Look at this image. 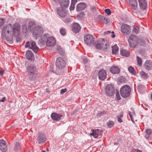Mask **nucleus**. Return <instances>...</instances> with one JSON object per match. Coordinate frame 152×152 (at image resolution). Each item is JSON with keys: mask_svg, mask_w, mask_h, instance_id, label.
I'll return each instance as SVG.
<instances>
[{"mask_svg": "<svg viewBox=\"0 0 152 152\" xmlns=\"http://www.w3.org/2000/svg\"><path fill=\"white\" fill-rule=\"evenodd\" d=\"M20 26L17 23H15L12 26L10 23L7 26H4L2 30V36L4 37L7 40L12 42L13 40V36H16L19 34Z\"/></svg>", "mask_w": 152, "mask_h": 152, "instance_id": "obj_1", "label": "nucleus"}, {"mask_svg": "<svg viewBox=\"0 0 152 152\" xmlns=\"http://www.w3.org/2000/svg\"><path fill=\"white\" fill-rule=\"evenodd\" d=\"M142 41L141 39H139L138 37L134 35H132L129 37L128 42L130 47H135L138 44L141 45L140 42Z\"/></svg>", "mask_w": 152, "mask_h": 152, "instance_id": "obj_2", "label": "nucleus"}, {"mask_svg": "<svg viewBox=\"0 0 152 152\" xmlns=\"http://www.w3.org/2000/svg\"><path fill=\"white\" fill-rule=\"evenodd\" d=\"M121 96L124 98L129 97L131 93V88L127 85H125L122 86L120 90Z\"/></svg>", "mask_w": 152, "mask_h": 152, "instance_id": "obj_3", "label": "nucleus"}, {"mask_svg": "<svg viewBox=\"0 0 152 152\" xmlns=\"http://www.w3.org/2000/svg\"><path fill=\"white\" fill-rule=\"evenodd\" d=\"M109 45L107 41L103 39L101 42L96 43L95 47L98 49H102L105 50L108 48Z\"/></svg>", "mask_w": 152, "mask_h": 152, "instance_id": "obj_4", "label": "nucleus"}, {"mask_svg": "<svg viewBox=\"0 0 152 152\" xmlns=\"http://www.w3.org/2000/svg\"><path fill=\"white\" fill-rule=\"evenodd\" d=\"M114 86L111 84H108L105 87V91L106 94L108 96H112L115 92Z\"/></svg>", "mask_w": 152, "mask_h": 152, "instance_id": "obj_5", "label": "nucleus"}, {"mask_svg": "<svg viewBox=\"0 0 152 152\" xmlns=\"http://www.w3.org/2000/svg\"><path fill=\"white\" fill-rule=\"evenodd\" d=\"M37 140L39 144H43L46 140V135L43 133H38L37 136Z\"/></svg>", "mask_w": 152, "mask_h": 152, "instance_id": "obj_6", "label": "nucleus"}, {"mask_svg": "<svg viewBox=\"0 0 152 152\" xmlns=\"http://www.w3.org/2000/svg\"><path fill=\"white\" fill-rule=\"evenodd\" d=\"M84 41L88 45L91 46L93 45L94 42V38L91 35L87 34L84 37Z\"/></svg>", "mask_w": 152, "mask_h": 152, "instance_id": "obj_7", "label": "nucleus"}, {"mask_svg": "<svg viewBox=\"0 0 152 152\" xmlns=\"http://www.w3.org/2000/svg\"><path fill=\"white\" fill-rule=\"evenodd\" d=\"M25 47L29 48L31 49L35 53H36L39 49V48L36 46L35 42L34 41H32L31 42L28 41L27 42L25 45Z\"/></svg>", "mask_w": 152, "mask_h": 152, "instance_id": "obj_8", "label": "nucleus"}, {"mask_svg": "<svg viewBox=\"0 0 152 152\" xmlns=\"http://www.w3.org/2000/svg\"><path fill=\"white\" fill-rule=\"evenodd\" d=\"M56 65L57 68L61 69L64 67L66 65L64 60L61 57L58 58L56 61Z\"/></svg>", "mask_w": 152, "mask_h": 152, "instance_id": "obj_9", "label": "nucleus"}, {"mask_svg": "<svg viewBox=\"0 0 152 152\" xmlns=\"http://www.w3.org/2000/svg\"><path fill=\"white\" fill-rule=\"evenodd\" d=\"M121 31L125 35H128L131 32V26L125 24H122L121 26Z\"/></svg>", "mask_w": 152, "mask_h": 152, "instance_id": "obj_10", "label": "nucleus"}, {"mask_svg": "<svg viewBox=\"0 0 152 152\" xmlns=\"http://www.w3.org/2000/svg\"><path fill=\"white\" fill-rule=\"evenodd\" d=\"M57 14L60 17L64 18L67 15L66 10L62 7H59L56 9Z\"/></svg>", "mask_w": 152, "mask_h": 152, "instance_id": "obj_11", "label": "nucleus"}, {"mask_svg": "<svg viewBox=\"0 0 152 152\" xmlns=\"http://www.w3.org/2000/svg\"><path fill=\"white\" fill-rule=\"evenodd\" d=\"M43 28L40 26H38L36 27L33 31V35L36 38L38 37L43 33Z\"/></svg>", "mask_w": 152, "mask_h": 152, "instance_id": "obj_12", "label": "nucleus"}, {"mask_svg": "<svg viewBox=\"0 0 152 152\" xmlns=\"http://www.w3.org/2000/svg\"><path fill=\"white\" fill-rule=\"evenodd\" d=\"M129 4L132 9L133 10V12L137 14L139 11L137 10V4L136 0H129Z\"/></svg>", "mask_w": 152, "mask_h": 152, "instance_id": "obj_13", "label": "nucleus"}, {"mask_svg": "<svg viewBox=\"0 0 152 152\" xmlns=\"http://www.w3.org/2000/svg\"><path fill=\"white\" fill-rule=\"evenodd\" d=\"M28 72L32 74H36L37 73V70L36 66L34 65L28 66L26 68Z\"/></svg>", "mask_w": 152, "mask_h": 152, "instance_id": "obj_14", "label": "nucleus"}, {"mask_svg": "<svg viewBox=\"0 0 152 152\" xmlns=\"http://www.w3.org/2000/svg\"><path fill=\"white\" fill-rule=\"evenodd\" d=\"M56 42V40L54 38L52 37H48L47 39L46 45L47 46L50 47L54 46Z\"/></svg>", "mask_w": 152, "mask_h": 152, "instance_id": "obj_15", "label": "nucleus"}, {"mask_svg": "<svg viewBox=\"0 0 152 152\" xmlns=\"http://www.w3.org/2000/svg\"><path fill=\"white\" fill-rule=\"evenodd\" d=\"M143 66L144 68L147 70H152V61L150 60L146 61Z\"/></svg>", "mask_w": 152, "mask_h": 152, "instance_id": "obj_16", "label": "nucleus"}, {"mask_svg": "<svg viewBox=\"0 0 152 152\" xmlns=\"http://www.w3.org/2000/svg\"><path fill=\"white\" fill-rule=\"evenodd\" d=\"M107 74L105 70L103 69L100 70L99 72V78L102 80H104L106 77Z\"/></svg>", "mask_w": 152, "mask_h": 152, "instance_id": "obj_17", "label": "nucleus"}, {"mask_svg": "<svg viewBox=\"0 0 152 152\" xmlns=\"http://www.w3.org/2000/svg\"><path fill=\"white\" fill-rule=\"evenodd\" d=\"M0 149L2 152H6L7 150L6 143L2 139L0 140Z\"/></svg>", "mask_w": 152, "mask_h": 152, "instance_id": "obj_18", "label": "nucleus"}, {"mask_svg": "<svg viewBox=\"0 0 152 152\" xmlns=\"http://www.w3.org/2000/svg\"><path fill=\"white\" fill-rule=\"evenodd\" d=\"M81 29V27L79 24L77 23H74L72 25V30L75 33L79 32Z\"/></svg>", "mask_w": 152, "mask_h": 152, "instance_id": "obj_19", "label": "nucleus"}, {"mask_svg": "<svg viewBox=\"0 0 152 152\" xmlns=\"http://www.w3.org/2000/svg\"><path fill=\"white\" fill-rule=\"evenodd\" d=\"M140 7L143 10H146L147 8V4L145 0H138Z\"/></svg>", "mask_w": 152, "mask_h": 152, "instance_id": "obj_20", "label": "nucleus"}, {"mask_svg": "<svg viewBox=\"0 0 152 152\" xmlns=\"http://www.w3.org/2000/svg\"><path fill=\"white\" fill-rule=\"evenodd\" d=\"M86 5L85 3L81 2L77 4L76 7V10L78 11H80L84 10L86 7Z\"/></svg>", "mask_w": 152, "mask_h": 152, "instance_id": "obj_21", "label": "nucleus"}, {"mask_svg": "<svg viewBox=\"0 0 152 152\" xmlns=\"http://www.w3.org/2000/svg\"><path fill=\"white\" fill-rule=\"evenodd\" d=\"M26 57L28 60L34 61V54L30 50H28L26 53Z\"/></svg>", "mask_w": 152, "mask_h": 152, "instance_id": "obj_22", "label": "nucleus"}, {"mask_svg": "<svg viewBox=\"0 0 152 152\" xmlns=\"http://www.w3.org/2000/svg\"><path fill=\"white\" fill-rule=\"evenodd\" d=\"M51 118L54 121H59L62 116L60 114H58L56 113H52L51 115Z\"/></svg>", "mask_w": 152, "mask_h": 152, "instance_id": "obj_23", "label": "nucleus"}, {"mask_svg": "<svg viewBox=\"0 0 152 152\" xmlns=\"http://www.w3.org/2000/svg\"><path fill=\"white\" fill-rule=\"evenodd\" d=\"M58 3L61 7H67L69 4V0H58Z\"/></svg>", "mask_w": 152, "mask_h": 152, "instance_id": "obj_24", "label": "nucleus"}, {"mask_svg": "<svg viewBox=\"0 0 152 152\" xmlns=\"http://www.w3.org/2000/svg\"><path fill=\"white\" fill-rule=\"evenodd\" d=\"M110 71L113 74H117L120 72V70L118 67L114 66L111 68Z\"/></svg>", "mask_w": 152, "mask_h": 152, "instance_id": "obj_25", "label": "nucleus"}, {"mask_svg": "<svg viewBox=\"0 0 152 152\" xmlns=\"http://www.w3.org/2000/svg\"><path fill=\"white\" fill-rule=\"evenodd\" d=\"M101 131L98 129L95 130H93V131L91 134V135L93 136L94 138H96L98 137H100L101 134Z\"/></svg>", "mask_w": 152, "mask_h": 152, "instance_id": "obj_26", "label": "nucleus"}, {"mask_svg": "<svg viewBox=\"0 0 152 152\" xmlns=\"http://www.w3.org/2000/svg\"><path fill=\"white\" fill-rule=\"evenodd\" d=\"M121 54V55L125 57H128L129 56V51L124 49L123 48L120 49Z\"/></svg>", "mask_w": 152, "mask_h": 152, "instance_id": "obj_27", "label": "nucleus"}, {"mask_svg": "<svg viewBox=\"0 0 152 152\" xmlns=\"http://www.w3.org/2000/svg\"><path fill=\"white\" fill-rule=\"evenodd\" d=\"M100 18L101 21L104 23L107 24L109 22V20L108 18L104 16H101Z\"/></svg>", "mask_w": 152, "mask_h": 152, "instance_id": "obj_28", "label": "nucleus"}, {"mask_svg": "<svg viewBox=\"0 0 152 152\" xmlns=\"http://www.w3.org/2000/svg\"><path fill=\"white\" fill-rule=\"evenodd\" d=\"M77 2V0H72L71 6L70 7V10H73L75 8V4Z\"/></svg>", "mask_w": 152, "mask_h": 152, "instance_id": "obj_29", "label": "nucleus"}, {"mask_svg": "<svg viewBox=\"0 0 152 152\" xmlns=\"http://www.w3.org/2000/svg\"><path fill=\"white\" fill-rule=\"evenodd\" d=\"M140 75L141 77L144 79H147L148 77V74L143 71L140 72Z\"/></svg>", "mask_w": 152, "mask_h": 152, "instance_id": "obj_30", "label": "nucleus"}, {"mask_svg": "<svg viewBox=\"0 0 152 152\" xmlns=\"http://www.w3.org/2000/svg\"><path fill=\"white\" fill-rule=\"evenodd\" d=\"M119 48L117 45H115L112 47V53L113 54H116Z\"/></svg>", "mask_w": 152, "mask_h": 152, "instance_id": "obj_31", "label": "nucleus"}, {"mask_svg": "<svg viewBox=\"0 0 152 152\" xmlns=\"http://www.w3.org/2000/svg\"><path fill=\"white\" fill-rule=\"evenodd\" d=\"M128 70L132 75H136V72L133 67L131 66H129L128 68Z\"/></svg>", "mask_w": 152, "mask_h": 152, "instance_id": "obj_32", "label": "nucleus"}, {"mask_svg": "<svg viewBox=\"0 0 152 152\" xmlns=\"http://www.w3.org/2000/svg\"><path fill=\"white\" fill-rule=\"evenodd\" d=\"M114 31H112V32H111L110 31H105L104 32V35H106L107 34H110V36L113 38H114L115 37V34H114Z\"/></svg>", "mask_w": 152, "mask_h": 152, "instance_id": "obj_33", "label": "nucleus"}, {"mask_svg": "<svg viewBox=\"0 0 152 152\" xmlns=\"http://www.w3.org/2000/svg\"><path fill=\"white\" fill-rule=\"evenodd\" d=\"M20 143L19 142H16L15 145L14 150L15 152H17L20 148Z\"/></svg>", "mask_w": 152, "mask_h": 152, "instance_id": "obj_34", "label": "nucleus"}, {"mask_svg": "<svg viewBox=\"0 0 152 152\" xmlns=\"http://www.w3.org/2000/svg\"><path fill=\"white\" fill-rule=\"evenodd\" d=\"M146 132L148 135H145V137L148 139L149 138V135L151 134L152 131L150 129H146Z\"/></svg>", "mask_w": 152, "mask_h": 152, "instance_id": "obj_35", "label": "nucleus"}, {"mask_svg": "<svg viewBox=\"0 0 152 152\" xmlns=\"http://www.w3.org/2000/svg\"><path fill=\"white\" fill-rule=\"evenodd\" d=\"M34 23L32 21H30L28 24V28L30 30L32 29L34 26Z\"/></svg>", "mask_w": 152, "mask_h": 152, "instance_id": "obj_36", "label": "nucleus"}, {"mask_svg": "<svg viewBox=\"0 0 152 152\" xmlns=\"http://www.w3.org/2000/svg\"><path fill=\"white\" fill-rule=\"evenodd\" d=\"M137 64L138 65H140V66H141L142 65V60L138 56H137Z\"/></svg>", "mask_w": 152, "mask_h": 152, "instance_id": "obj_37", "label": "nucleus"}, {"mask_svg": "<svg viewBox=\"0 0 152 152\" xmlns=\"http://www.w3.org/2000/svg\"><path fill=\"white\" fill-rule=\"evenodd\" d=\"M107 124L108 127L110 128L113 126L114 123L113 122L110 121L107 122Z\"/></svg>", "mask_w": 152, "mask_h": 152, "instance_id": "obj_38", "label": "nucleus"}, {"mask_svg": "<svg viewBox=\"0 0 152 152\" xmlns=\"http://www.w3.org/2000/svg\"><path fill=\"white\" fill-rule=\"evenodd\" d=\"M60 33L62 35H64L66 34L65 29L64 28H61L60 30Z\"/></svg>", "mask_w": 152, "mask_h": 152, "instance_id": "obj_39", "label": "nucleus"}, {"mask_svg": "<svg viewBox=\"0 0 152 152\" xmlns=\"http://www.w3.org/2000/svg\"><path fill=\"white\" fill-rule=\"evenodd\" d=\"M132 31L133 32L135 33L136 34L138 33L139 32V28L138 27H133L132 29Z\"/></svg>", "mask_w": 152, "mask_h": 152, "instance_id": "obj_40", "label": "nucleus"}, {"mask_svg": "<svg viewBox=\"0 0 152 152\" xmlns=\"http://www.w3.org/2000/svg\"><path fill=\"white\" fill-rule=\"evenodd\" d=\"M104 11L108 15H110L111 14V11L109 9H107L105 10Z\"/></svg>", "mask_w": 152, "mask_h": 152, "instance_id": "obj_41", "label": "nucleus"}, {"mask_svg": "<svg viewBox=\"0 0 152 152\" xmlns=\"http://www.w3.org/2000/svg\"><path fill=\"white\" fill-rule=\"evenodd\" d=\"M116 98L118 100L120 99L121 97L118 91H117L115 93Z\"/></svg>", "mask_w": 152, "mask_h": 152, "instance_id": "obj_42", "label": "nucleus"}, {"mask_svg": "<svg viewBox=\"0 0 152 152\" xmlns=\"http://www.w3.org/2000/svg\"><path fill=\"white\" fill-rule=\"evenodd\" d=\"M5 22V20L3 18H0V26L3 25Z\"/></svg>", "mask_w": 152, "mask_h": 152, "instance_id": "obj_43", "label": "nucleus"}, {"mask_svg": "<svg viewBox=\"0 0 152 152\" xmlns=\"http://www.w3.org/2000/svg\"><path fill=\"white\" fill-rule=\"evenodd\" d=\"M67 89L66 88L62 89L61 90L60 93L61 94H63L66 91Z\"/></svg>", "mask_w": 152, "mask_h": 152, "instance_id": "obj_44", "label": "nucleus"}, {"mask_svg": "<svg viewBox=\"0 0 152 152\" xmlns=\"http://www.w3.org/2000/svg\"><path fill=\"white\" fill-rule=\"evenodd\" d=\"M96 8L95 6H92L91 7V10L92 11H95L96 10Z\"/></svg>", "mask_w": 152, "mask_h": 152, "instance_id": "obj_45", "label": "nucleus"}, {"mask_svg": "<svg viewBox=\"0 0 152 152\" xmlns=\"http://www.w3.org/2000/svg\"><path fill=\"white\" fill-rule=\"evenodd\" d=\"M83 61L84 64H86L88 61L87 59L86 58H83Z\"/></svg>", "mask_w": 152, "mask_h": 152, "instance_id": "obj_46", "label": "nucleus"}, {"mask_svg": "<svg viewBox=\"0 0 152 152\" xmlns=\"http://www.w3.org/2000/svg\"><path fill=\"white\" fill-rule=\"evenodd\" d=\"M6 99V97H3L2 99L0 100V102H5V101Z\"/></svg>", "mask_w": 152, "mask_h": 152, "instance_id": "obj_47", "label": "nucleus"}, {"mask_svg": "<svg viewBox=\"0 0 152 152\" xmlns=\"http://www.w3.org/2000/svg\"><path fill=\"white\" fill-rule=\"evenodd\" d=\"M123 117V114L122 113L120 114L119 115L117 116V118H121Z\"/></svg>", "mask_w": 152, "mask_h": 152, "instance_id": "obj_48", "label": "nucleus"}, {"mask_svg": "<svg viewBox=\"0 0 152 152\" xmlns=\"http://www.w3.org/2000/svg\"><path fill=\"white\" fill-rule=\"evenodd\" d=\"M33 79V77L32 76H31L30 75L29 76L28 80H32Z\"/></svg>", "mask_w": 152, "mask_h": 152, "instance_id": "obj_49", "label": "nucleus"}, {"mask_svg": "<svg viewBox=\"0 0 152 152\" xmlns=\"http://www.w3.org/2000/svg\"><path fill=\"white\" fill-rule=\"evenodd\" d=\"M118 121L119 122H122V120L120 118H117Z\"/></svg>", "mask_w": 152, "mask_h": 152, "instance_id": "obj_50", "label": "nucleus"}, {"mask_svg": "<svg viewBox=\"0 0 152 152\" xmlns=\"http://www.w3.org/2000/svg\"><path fill=\"white\" fill-rule=\"evenodd\" d=\"M4 71L3 70H1L0 72V74L1 75H3L4 73Z\"/></svg>", "mask_w": 152, "mask_h": 152, "instance_id": "obj_51", "label": "nucleus"}, {"mask_svg": "<svg viewBox=\"0 0 152 152\" xmlns=\"http://www.w3.org/2000/svg\"><path fill=\"white\" fill-rule=\"evenodd\" d=\"M129 114L130 115V118H131V119H132V114H131V112H129Z\"/></svg>", "mask_w": 152, "mask_h": 152, "instance_id": "obj_52", "label": "nucleus"}, {"mask_svg": "<svg viewBox=\"0 0 152 152\" xmlns=\"http://www.w3.org/2000/svg\"><path fill=\"white\" fill-rule=\"evenodd\" d=\"M135 152H142V151H140V150H137L135 151Z\"/></svg>", "mask_w": 152, "mask_h": 152, "instance_id": "obj_53", "label": "nucleus"}, {"mask_svg": "<svg viewBox=\"0 0 152 152\" xmlns=\"http://www.w3.org/2000/svg\"><path fill=\"white\" fill-rule=\"evenodd\" d=\"M53 0L56 3L58 2V0Z\"/></svg>", "mask_w": 152, "mask_h": 152, "instance_id": "obj_54", "label": "nucleus"}, {"mask_svg": "<svg viewBox=\"0 0 152 152\" xmlns=\"http://www.w3.org/2000/svg\"><path fill=\"white\" fill-rule=\"evenodd\" d=\"M42 152H46V151H45L43 150L42 151Z\"/></svg>", "mask_w": 152, "mask_h": 152, "instance_id": "obj_55", "label": "nucleus"}, {"mask_svg": "<svg viewBox=\"0 0 152 152\" xmlns=\"http://www.w3.org/2000/svg\"><path fill=\"white\" fill-rule=\"evenodd\" d=\"M151 99L152 100V94H151Z\"/></svg>", "mask_w": 152, "mask_h": 152, "instance_id": "obj_56", "label": "nucleus"}, {"mask_svg": "<svg viewBox=\"0 0 152 152\" xmlns=\"http://www.w3.org/2000/svg\"><path fill=\"white\" fill-rule=\"evenodd\" d=\"M81 14H82L83 15H84V14L83 13H82Z\"/></svg>", "mask_w": 152, "mask_h": 152, "instance_id": "obj_57", "label": "nucleus"}, {"mask_svg": "<svg viewBox=\"0 0 152 152\" xmlns=\"http://www.w3.org/2000/svg\"><path fill=\"white\" fill-rule=\"evenodd\" d=\"M47 151L48 150V148H47Z\"/></svg>", "mask_w": 152, "mask_h": 152, "instance_id": "obj_58", "label": "nucleus"}, {"mask_svg": "<svg viewBox=\"0 0 152 152\" xmlns=\"http://www.w3.org/2000/svg\"><path fill=\"white\" fill-rule=\"evenodd\" d=\"M47 151L48 150V148H47Z\"/></svg>", "mask_w": 152, "mask_h": 152, "instance_id": "obj_59", "label": "nucleus"}]
</instances>
